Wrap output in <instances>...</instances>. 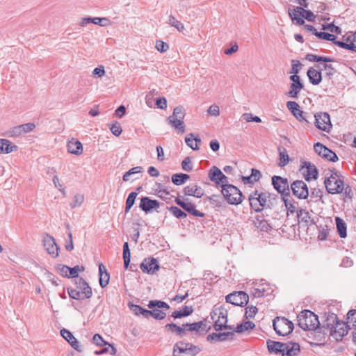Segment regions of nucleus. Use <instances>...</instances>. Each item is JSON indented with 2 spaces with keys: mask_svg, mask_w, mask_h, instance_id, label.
Wrapping results in <instances>:
<instances>
[{
  "mask_svg": "<svg viewBox=\"0 0 356 356\" xmlns=\"http://www.w3.org/2000/svg\"><path fill=\"white\" fill-rule=\"evenodd\" d=\"M248 200L251 208L256 212H260L264 209H275L282 204L281 197L278 195L268 191L259 193L256 190L250 194Z\"/></svg>",
  "mask_w": 356,
  "mask_h": 356,
  "instance_id": "1",
  "label": "nucleus"
},
{
  "mask_svg": "<svg viewBox=\"0 0 356 356\" xmlns=\"http://www.w3.org/2000/svg\"><path fill=\"white\" fill-rule=\"evenodd\" d=\"M339 318L337 314L330 313L322 326H319V330L315 332V338L319 344H324L326 339L330 337L332 332H334L336 325L339 324Z\"/></svg>",
  "mask_w": 356,
  "mask_h": 356,
  "instance_id": "2",
  "label": "nucleus"
},
{
  "mask_svg": "<svg viewBox=\"0 0 356 356\" xmlns=\"http://www.w3.org/2000/svg\"><path fill=\"white\" fill-rule=\"evenodd\" d=\"M298 325L304 330H319L320 322L318 317L308 309L302 310L298 316Z\"/></svg>",
  "mask_w": 356,
  "mask_h": 356,
  "instance_id": "3",
  "label": "nucleus"
},
{
  "mask_svg": "<svg viewBox=\"0 0 356 356\" xmlns=\"http://www.w3.org/2000/svg\"><path fill=\"white\" fill-rule=\"evenodd\" d=\"M273 326L275 332L280 336H287L294 328L293 323L288 318L277 316L273 321Z\"/></svg>",
  "mask_w": 356,
  "mask_h": 356,
  "instance_id": "4",
  "label": "nucleus"
},
{
  "mask_svg": "<svg viewBox=\"0 0 356 356\" xmlns=\"http://www.w3.org/2000/svg\"><path fill=\"white\" fill-rule=\"evenodd\" d=\"M222 188L221 193L225 200L230 204H239L243 201V195L241 191L235 186H226Z\"/></svg>",
  "mask_w": 356,
  "mask_h": 356,
  "instance_id": "5",
  "label": "nucleus"
},
{
  "mask_svg": "<svg viewBox=\"0 0 356 356\" xmlns=\"http://www.w3.org/2000/svg\"><path fill=\"white\" fill-rule=\"evenodd\" d=\"M326 191L330 194L341 193L344 189V177H334L326 175L324 181Z\"/></svg>",
  "mask_w": 356,
  "mask_h": 356,
  "instance_id": "6",
  "label": "nucleus"
},
{
  "mask_svg": "<svg viewBox=\"0 0 356 356\" xmlns=\"http://www.w3.org/2000/svg\"><path fill=\"white\" fill-rule=\"evenodd\" d=\"M175 202L181 207L184 211L195 217H204L205 213L196 209V205L186 198L184 196L178 195Z\"/></svg>",
  "mask_w": 356,
  "mask_h": 356,
  "instance_id": "7",
  "label": "nucleus"
},
{
  "mask_svg": "<svg viewBox=\"0 0 356 356\" xmlns=\"http://www.w3.org/2000/svg\"><path fill=\"white\" fill-rule=\"evenodd\" d=\"M271 179L273 188L281 195L280 197H284L290 195L291 185H289L286 178H284L278 175H274L272 177Z\"/></svg>",
  "mask_w": 356,
  "mask_h": 356,
  "instance_id": "8",
  "label": "nucleus"
},
{
  "mask_svg": "<svg viewBox=\"0 0 356 356\" xmlns=\"http://www.w3.org/2000/svg\"><path fill=\"white\" fill-rule=\"evenodd\" d=\"M226 302L236 306L243 307L249 301V296L243 291H234L225 297Z\"/></svg>",
  "mask_w": 356,
  "mask_h": 356,
  "instance_id": "9",
  "label": "nucleus"
},
{
  "mask_svg": "<svg viewBox=\"0 0 356 356\" xmlns=\"http://www.w3.org/2000/svg\"><path fill=\"white\" fill-rule=\"evenodd\" d=\"M293 195L298 199L305 200L309 196L307 185L302 180H296L291 184Z\"/></svg>",
  "mask_w": 356,
  "mask_h": 356,
  "instance_id": "10",
  "label": "nucleus"
},
{
  "mask_svg": "<svg viewBox=\"0 0 356 356\" xmlns=\"http://www.w3.org/2000/svg\"><path fill=\"white\" fill-rule=\"evenodd\" d=\"M315 126L320 130L328 132L332 127L330 115L327 113H318L314 115Z\"/></svg>",
  "mask_w": 356,
  "mask_h": 356,
  "instance_id": "11",
  "label": "nucleus"
},
{
  "mask_svg": "<svg viewBox=\"0 0 356 356\" xmlns=\"http://www.w3.org/2000/svg\"><path fill=\"white\" fill-rule=\"evenodd\" d=\"M141 270L147 274L153 275L159 270L160 266L158 260L154 257L145 258L140 265Z\"/></svg>",
  "mask_w": 356,
  "mask_h": 356,
  "instance_id": "12",
  "label": "nucleus"
},
{
  "mask_svg": "<svg viewBox=\"0 0 356 356\" xmlns=\"http://www.w3.org/2000/svg\"><path fill=\"white\" fill-rule=\"evenodd\" d=\"M300 171L306 181H309L312 179H316L318 177V170L316 167L309 161L302 163Z\"/></svg>",
  "mask_w": 356,
  "mask_h": 356,
  "instance_id": "13",
  "label": "nucleus"
},
{
  "mask_svg": "<svg viewBox=\"0 0 356 356\" xmlns=\"http://www.w3.org/2000/svg\"><path fill=\"white\" fill-rule=\"evenodd\" d=\"M286 107L298 121L309 123L307 113L300 110V107L297 102L289 101L286 102Z\"/></svg>",
  "mask_w": 356,
  "mask_h": 356,
  "instance_id": "14",
  "label": "nucleus"
},
{
  "mask_svg": "<svg viewBox=\"0 0 356 356\" xmlns=\"http://www.w3.org/2000/svg\"><path fill=\"white\" fill-rule=\"evenodd\" d=\"M160 202L156 200H152L149 197H142L139 208L146 213H150L152 210L159 212L158 209L160 207Z\"/></svg>",
  "mask_w": 356,
  "mask_h": 356,
  "instance_id": "15",
  "label": "nucleus"
},
{
  "mask_svg": "<svg viewBox=\"0 0 356 356\" xmlns=\"http://www.w3.org/2000/svg\"><path fill=\"white\" fill-rule=\"evenodd\" d=\"M42 242L43 246L49 254L51 255V257L54 258H56L58 256L59 248L57 245L55 239L52 236H49V234H46L42 240Z\"/></svg>",
  "mask_w": 356,
  "mask_h": 356,
  "instance_id": "16",
  "label": "nucleus"
},
{
  "mask_svg": "<svg viewBox=\"0 0 356 356\" xmlns=\"http://www.w3.org/2000/svg\"><path fill=\"white\" fill-rule=\"evenodd\" d=\"M303 6H293V9L289 8L288 13L291 21L296 25L302 26L305 24V20L301 17L306 9Z\"/></svg>",
  "mask_w": 356,
  "mask_h": 356,
  "instance_id": "17",
  "label": "nucleus"
},
{
  "mask_svg": "<svg viewBox=\"0 0 356 356\" xmlns=\"http://www.w3.org/2000/svg\"><path fill=\"white\" fill-rule=\"evenodd\" d=\"M318 70L314 67H309L307 72L310 83L312 85H318L322 81V69L321 68V64L315 65Z\"/></svg>",
  "mask_w": 356,
  "mask_h": 356,
  "instance_id": "18",
  "label": "nucleus"
},
{
  "mask_svg": "<svg viewBox=\"0 0 356 356\" xmlns=\"http://www.w3.org/2000/svg\"><path fill=\"white\" fill-rule=\"evenodd\" d=\"M234 337L233 332H213L207 335V340L209 342H222L227 340H232Z\"/></svg>",
  "mask_w": 356,
  "mask_h": 356,
  "instance_id": "19",
  "label": "nucleus"
},
{
  "mask_svg": "<svg viewBox=\"0 0 356 356\" xmlns=\"http://www.w3.org/2000/svg\"><path fill=\"white\" fill-rule=\"evenodd\" d=\"M350 329V327L348 323L339 321V324L336 325L334 332H332L330 336L333 337L337 341H341L343 337L348 334Z\"/></svg>",
  "mask_w": 356,
  "mask_h": 356,
  "instance_id": "20",
  "label": "nucleus"
},
{
  "mask_svg": "<svg viewBox=\"0 0 356 356\" xmlns=\"http://www.w3.org/2000/svg\"><path fill=\"white\" fill-rule=\"evenodd\" d=\"M75 284L76 285L77 290L80 291L81 294L85 299H88L92 296V289L84 279L79 277L78 280H76Z\"/></svg>",
  "mask_w": 356,
  "mask_h": 356,
  "instance_id": "21",
  "label": "nucleus"
},
{
  "mask_svg": "<svg viewBox=\"0 0 356 356\" xmlns=\"http://www.w3.org/2000/svg\"><path fill=\"white\" fill-rule=\"evenodd\" d=\"M227 310L222 307H220V310L218 312V317L213 324V329L216 331L222 330L223 327H226L225 325L227 323Z\"/></svg>",
  "mask_w": 356,
  "mask_h": 356,
  "instance_id": "22",
  "label": "nucleus"
},
{
  "mask_svg": "<svg viewBox=\"0 0 356 356\" xmlns=\"http://www.w3.org/2000/svg\"><path fill=\"white\" fill-rule=\"evenodd\" d=\"M60 334L74 350H77L78 352L82 351V348L79 344V342L73 336L71 332L65 328H63L60 330Z\"/></svg>",
  "mask_w": 356,
  "mask_h": 356,
  "instance_id": "23",
  "label": "nucleus"
},
{
  "mask_svg": "<svg viewBox=\"0 0 356 356\" xmlns=\"http://www.w3.org/2000/svg\"><path fill=\"white\" fill-rule=\"evenodd\" d=\"M183 193L184 196H193L197 198H201L204 194V191L200 186L193 184L185 186L183 189Z\"/></svg>",
  "mask_w": 356,
  "mask_h": 356,
  "instance_id": "24",
  "label": "nucleus"
},
{
  "mask_svg": "<svg viewBox=\"0 0 356 356\" xmlns=\"http://www.w3.org/2000/svg\"><path fill=\"white\" fill-rule=\"evenodd\" d=\"M67 152L72 154L79 156L83 153L82 143L72 138L67 143Z\"/></svg>",
  "mask_w": 356,
  "mask_h": 356,
  "instance_id": "25",
  "label": "nucleus"
},
{
  "mask_svg": "<svg viewBox=\"0 0 356 356\" xmlns=\"http://www.w3.org/2000/svg\"><path fill=\"white\" fill-rule=\"evenodd\" d=\"M284 343L285 347L282 354V356H297L300 353V346L299 343L291 341Z\"/></svg>",
  "mask_w": 356,
  "mask_h": 356,
  "instance_id": "26",
  "label": "nucleus"
},
{
  "mask_svg": "<svg viewBox=\"0 0 356 356\" xmlns=\"http://www.w3.org/2000/svg\"><path fill=\"white\" fill-rule=\"evenodd\" d=\"M297 217L298 221L301 223H304L305 226L307 227L312 225H316V222L312 218L309 211L303 209L297 210Z\"/></svg>",
  "mask_w": 356,
  "mask_h": 356,
  "instance_id": "27",
  "label": "nucleus"
},
{
  "mask_svg": "<svg viewBox=\"0 0 356 356\" xmlns=\"http://www.w3.org/2000/svg\"><path fill=\"white\" fill-rule=\"evenodd\" d=\"M267 348L270 354H282L285 343L280 341H275L270 339L266 341Z\"/></svg>",
  "mask_w": 356,
  "mask_h": 356,
  "instance_id": "28",
  "label": "nucleus"
},
{
  "mask_svg": "<svg viewBox=\"0 0 356 356\" xmlns=\"http://www.w3.org/2000/svg\"><path fill=\"white\" fill-rule=\"evenodd\" d=\"M223 175L222 172L216 166L211 167L208 172L209 179L215 183L217 187H219V181H222Z\"/></svg>",
  "mask_w": 356,
  "mask_h": 356,
  "instance_id": "29",
  "label": "nucleus"
},
{
  "mask_svg": "<svg viewBox=\"0 0 356 356\" xmlns=\"http://www.w3.org/2000/svg\"><path fill=\"white\" fill-rule=\"evenodd\" d=\"M17 146L7 139H0V154H9L16 151Z\"/></svg>",
  "mask_w": 356,
  "mask_h": 356,
  "instance_id": "30",
  "label": "nucleus"
},
{
  "mask_svg": "<svg viewBox=\"0 0 356 356\" xmlns=\"http://www.w3.org/2000/svg\"><path fill=\"white\" fill-rule=\"evenodd\" d=\"M254 225L261 232H268L271 228L268 221L263 216L256 217L254 220Z\"/></svg>",
  "mask_w": 356,
  "mask_h": 356,
  "instance_id": "31",
  "label": "nucleus"
},
{
  "mask_svg": "<svg viewBox=\"0 0 356 356\" xmlns=\"http://www.w3.org/2000/svg\"><path fill=\"white\" fill-rule=\"evenodd\" d=\"M193 312V308L192 306H184L181 310H176L173 312L171 316L174 318H181L190 316Z\"/></svg>",
  "mask_w": 356,
  "mask_h": 356,
  "instance_id": "32",
  "label": "nucleus"
},
{
  "mask_svg": "<svg viewBox=\"0 0 356 356\" xmlns=\"http://www.w3.org/2000/svg\"><path fill=\"white\" fill-rule=\"evenodd\" d=\"M337 232L341 238H346L347 236V226L343 219L339 217L335 218Z\"/></svg>",
  "mask_w": 356,
  "mask_h": 356,
  "instance_id": "33",
  "label": "nucleus"
},
{
  "mask_svg": "<svg viewBox=\"0 0 356 356\" xmlns=\"http://www.w3.org/2000/svg\"><path fill=\"white\" fill-rule=\"evenodd\" d=\"M306 60L309 62H323V63H330L334 62V60L330 57L327 56H321L312 54H307L305 56Z\"/></svg>",
  "mask_w": 356,
  "mask_h": 356,
  "instance_id": "34",
  "label": "nucleus"
},
{
  "mask_svg": "<svg viewBox=\"0 0 356 356\" xmlns=\"http://www.w3.org/2000/svg\"><path fill=\"white\" fill-rule=\"evenodd\" d=\"M167 209L174 217L179 220H182L187 217V213L181 207L171 206L167 207Z\"/></svg>",
  "mask_w": 356,
  "mask_h": 356,
  "instance_id": "35",
  "label": "nucleus"
},
{
  "mask_svg": "<svg viewBox=\"0 0 356 356\" xmlns=\"http://www.w3.org/2000/svg\"><path fill=\"white\" fill-rule=\"evenodd\" d=\"M186 145L193 150L198 149L197 144L201 143V139L198 137H194L193 134L191 133L185 138Z\"/></svg>",
  "mask_w": 356,
  "mask_h": 356,
  "instance_id": "36",
  "label": "nucleus"
},
{
  "mask_svg": "<svg viewBox=\"0 0 356 356\" xmlns=\"http://www.w3.org/2000/svg\"><path fill=\"white\" fill-rule=\"evenodd\" d=\"M190 179V176L185 173H176L172 176V182L177 185L184 184L188 179Z\"/></svg>",
  "mask_w": 356,
  "mask_h": 356,
  "instance_id": "37",
  "label": "nucleus"
},
{
  "mask_svg": "<svg viewBox=\"0 0 356 356\" xmlns=\"http://www.w3.org/2000/svg\"><path fill=\"white\" fill-rule=\"evenodd\" d=\"M129 307H130L131 310L132 311V312L135 315H136V316L141 315L146 318H149V310L140 307V305H134V304L129 305Z\"/></svg>",
  "mask_w": 356,
  "mask_h": 356,
  "instance_id": "38",
  "label": "nucleus"
},
{
  "mask_svg": "<svg viewBox=\"0 0 356 356\" xmlns=\"http://www.w3.org/2000/svg\"><path fill=\"white\" fill-rule=\"evenodd\" d=\"M167 121L170 125L174 127L176 130L181 133L185 132V125L184 120L180 119H169L167 118Z\"/></svg>",
  "mask_w": 356,
  "mask_h": 356,
  "instance_id": "39",
  "label": "nucleus"
},
{
  "mask_svg": "<svg viewBox=\"0 0 356 356\" xmlns=\"http://www.w3.org/2000/svg\"><path fill=\"white\" fill-rule=\"evenodd\" d=\"M280 163L279 166L284 167L289 161V156L288 155L286 149L283 147H278Z\"/></svg>",
  "mask_w": 356,
  "mask_h": 356,
  "instance_id": "40",
  "label": "nucleus"
},
{
  "mask_svg": "<svg viewBox=\"0 0 356 356\" xmlns=\"http://www.w3.org/2000/svg\"><path fill=\"white\" fill-rule=\"evenodd\" d=\"M304 88L303 84H291L290 90L286 93V95L291 98H298L300 91Z\"/></svg>",
  "mask_w": 356,
  "mask_h": 356,
  "instance_id": "41",
  "label": "nucleus"
},
{
  "mask_svg": "<svg viewBox=\"0 0 356 356\" xmlns=\"http://www.w3.org/2000/svg\"><path fill=\"white\" fill-rule=\"evenodd\" d=\"M131 252L129 247L128 242H124L123 245V260L124 267L127 269L130 264Z\"/></svg>",
  "mask_w": 356,
  "mask_h": 356,
  "instance_id": "42",
  "label": "nucleus"
},
{
  "mask_svg": "<svg viewBox=\"0 0 356 356\" xmlns=\"http://www.w3.org/2000/svg\"><path fill=\"white\" fill-rule=\"evenodd\" d=\"M165 328L171 332H175L180 337H183L185 335V328L175 323H168L165 325Z\"/></svg>",
  "mask_w": 356,
  "mask_h": 356,
  "instance_id": "43",
  "label": "nucleus"
},
{
  "mask_svg": "<svg viewBox=\"0 0 356 356\" xmlns=\"http://www.w3.org/2000/svg\"><path fill=\"white\" fill-rule=\"evenodd\" d=\"M254 327L255 324L253 322L250 321H245L243 323L237 325L235 332L241 333L246 330H252L254 328Z\"/></svg>",
  "mask_w": 356,
  "mask_h": 356,
  "instance_id": "44",
  "label": "nucleus"
},
{
  "mask_svg": "<svg viewBox=\"0 0 356 356\" xmlns=\"http://www.w3.org/2000/svg\"><path fill=\"white\" fill-rule=\"evenodd\" d=\"M268 285L265 283L259 286L258 288H253L252 290V295L254 298H261L265 295Z\"/></svg>",
  "mask_w": 356,
  "mask_h": 356,
  "instance_id": "45",
  "label": "nucleus"
},
{
  "mask_svg": "<svg viewBox=\"0 0 356 356\" xmlns=\"http://www.w3.org/2000/svg\"><path fill=\"white\" fill-rule=\"evenodd\" d=\"M185 117V110L182 106H178L173 110L172 115L169 116V119H180L184 120Z\"/></svg>",
  "mask_w": 356,
  "mask_h": 356,
  "instance_id": "46",
  "label": "nucleus"
},
{
  "mask_svg": "<svg viewBox=\"0 0 356 356\" xmlns=\"http://www.w3.org/2000/svg\"><path fill=\"white\" fill-rule=\"evenodd\" d=\"M138 195L137 192H131L129 194L127 200H126V204H125V213H128L131 207L134 206L135 200Z\"/></svg>",
  "mask_w": 356,
  "mask_h": 356,
  "instance_id": "47",
  "label": "nucleus"
},
{
  "mask_svg": "<svg viewBox=\"0 0 356 356\" xmlns=\"http://www.w3.org/2000/svg\"><path fill=\"white\" fill-rule=\"evenodd\" d=\"M168 23L175 27L179 32H183L184 30V24L172 15L169 16Z\"/></svg>",
  "mask_w": 356,
  "mask_h": 356,
  "instance_id": "48",
  "label": "nucleus"
},
{
  "mask_svg": "<svg viewBox=\"0 0 356 356\" xmlns=\"http://www.w3.org/2000/svg\"><path fill=\"white\" fill-rule=\"evenodd\" d=\"M182 327L185 328V332H198L200 328L202 327V322H195L193 323H184Z\"/></svg>",
  "mask_w": 356,
  "mask_h": 356,
  "instance_id": "49",
  "label": "nucleus"
},
{
  "mask_svg": "<svg viewBox=\"0 0 356 356\" xmlns=\"http://www.w3.org/2000/svg\"><path fill=\"white\" fill-rule=\"evenodd\" d=\"M142 171L143 168L141 166L134 167L124 174L122 179L124 181H128L130 179L129 177L131 175L140 174Z\"/></svg>",
  "mask_w": 356,
  "mask_h": 356,
  "instance_id": "50",
  "label": "nucleus"
},
{
  "mask_svg": "<svg viewBox=\"0 0 356 356\" xmlns=\"http://www.w3.org/2000/svg\"><path fill=\"white\" fill-rule=\"evenodd\" d=\"M156 192V195L162 200H167L168 196L170 195L167 188L161 184H157Z\"/></svg>",
  "mask_w": 356,
  "mask_h": 356,
  "instance_id": "51",
  "label": "nucleus"
},
{
  "mask_svg": "<svg viewBox=\"0 0 356 356\" xmlns=\"http://www.w3.org/2000/svg\"><path fill=\"white\" fill-rule=\"evenodd\" d=\"M83 201H84V195L82 194L78 193L73 197L72 200L70 202V205L72 209H74L76 207H79L82 204Z\"/></svg>",
  "mask_w": 356,
  "mask_h": 356,
  "instance_id": "52",
  "label": "nucleus"
},
{
  "mask_svg": "<svg viewBox=\"0 0 356 356\" xmlns=\"http://www.w3.org/2000/svg\"><path fill=\"white\" fill-rule=\"evenodd\" d=\"M207 198L213 207H220L223 203V200L219 195H212Z\"/></svg>",
  "mask_w": 356,
  "mask_h": 356,
  "instance_id": "53",
  "label": "nucleus"
},
{
  "mask_svg": "<svg viewBox=\"0 0 356 356\" xmlns=\"http://www.w3.org/2000/svg\"><path fill=\"white\" fill-rule=\"evenodd\" d=\"M147 307L149 309H154L155 307L159 308H165L166 309H170V306L165 302L161 300H150L147 305Z\"/></svg>",
  "mask_w": 356,
  "mask_h": 356,
  "instance_id": "54",
  "label": "nucleus"
},
{
  "mask_svg": "<svg viewBox=\"0 0 356 356\" xmlns=\"http://www.w3.org/2000/svg\"><path fill=\"white\" fill-rule=\"evenodd\" d=\"M150 316H152L154 318L157 320H162L165 318L166 314L159 309L154 308L152 310H149V318Z\"/></svg>",
  "mask_w": 356,
  "mask_h": 356,
  "instance_id": "55",
  "label": "nucleus"
},
{
  "mask_svg": "<svg viewBox=\"0 0 356 356\" xmlns=\"http://www.w3.org/2000/svg\"><path fill=\"white\" fill-rule=\"evenodd\" d=\"M321 68L324 70V71H327L325 73V76L329 79H332L334 73L336 72L335 68L330 64H327V63H324L321 65Z\"/></svg>",
  "mask_w": 356,
  "mask_h": 356,
  "instance_id": "56",
  "label": "nucleus"
},
{
  "mask_svg": "<svg viewBox=\"0 0 356 356\" xmlns=\"http://www.w3.org/2000/svg\"><path fill=\"white\" fill-rule=\"evenodd\" d=\"M85 268L83 266H75L73 268L70 267L68 278L71 277L78 280L79 278V272H83Z\"/></svg>",
  "mask_w": 356,
  "mask_h": 356,
  "instance_id": "57",
  "label": "nucleus"
},
{
  "mask_svg": "<svg viewBox=\"0 0 356 356\" xmlns=\"http://www.w3.org/2000/svg\"><path fill=\"white\" fill-rule=\"evenodd\" d=\"M316 36L320 39L331 41L332 42L335 39H337V37L334 35L323 31L316 32Z\"/></svg>",
  "mask_w": 356,
  "mask_h": 356,
  "instance_id": "58",
  "label": "nucleus"
},
{
  "mask_svg": "<svg viewBox=\"0 0 356 356\" xmlns=\"http://www.w3.org/2000/svg\"><path fill=\"white\" fill-rule=\"evenodd\" d=\"M333 43L341 48L346 49L353 52H356V47L353 44H348L345 42L337 40V39L333 41Z\"/></svg>",
  "mask_w": 356,
  "mask_h": 356,
  "instance_id": "59",
  "label": "nucleus"
},
{
  "mask_svg": "<svg viewBox=\"0 0 356 356\" xmlns=\"http://www.w3.org/2000/svg\"><path fill=\"white\" fill-rule=\"evenodd\" d=\"M67 293L69 294V296L72 299H74V300H76L85 299L83 297V296L81 294L80 291H78L77 289H72L71 287H68L67 289Z\"/></svg>",
  "mask_w": 356,
  "mask_h": 356,
  "instance_id": "60",
  "label": "nucleus"
},
{
  "mask_svg": "<svg viewBox=\"0 0 356 356\" xmlns=\"http://www.w3.org/2000/svg\"><path fill=\"white\" fill-rule=\"evenodd\" d=\"M322 29L327 30L331 33H335L337 34H340L341 33V28L337 26H335L333 23L323 24Z\"/></svg>",
  "mask_w": 356,
  "mask_h": 356,
  "instance_id": "61",
  "label": "nucleus"
},
{
  "mask_svg": "<svg viewBox=\"0 0 356 356\" xmlns=\"http://www.w3.org/2000/svg\"><path fill=\"white\" fill-rule=\"evenodd\" d=\"M314 149L316 154L323 158V154L327 153L326 150H327L328 148L321 143H316L314 145Z\"/></svg>",
  "mask_w": 356,
  "mask_h": 356,
  "instance_id": "62",
  "label": "nucleus"
},
{
  "mask_svg": "<svg viewBox=\"0 0 356 356\" xmlns=\"http://www.w3.org/2000/svg\"><path fill=\"white\" fill-rule=\"evenodd\" d=\"M257 312L258 309L256 306H249L245 309V316L247 319L253 318Z\"/></svg>",
  "mask_w": 356,
  "mask_h": 356,
  "instance_id": "63",
  "label": "nucleus"
},
{
  "mask_svg": "<svg viewBox=\"0 0 356 356\" xmlns=\"http://www.w3.org/2000/svg\"><path fill=\"white\" fill-rule=\"evenodd\" d=\"M181 168L186 172H191L193 170V164L191 157L187 156L182 161Z\"/></svg>",
  "mask_w": 356,
  "mask_h": 356,
  "instance_id": "64",
  "label": "nucleus"
}]
</instances>
